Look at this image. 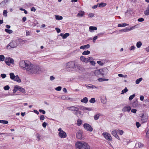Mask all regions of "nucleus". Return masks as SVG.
I'll list each match as a JSON object with an SVG mask.
<instances>
[{
	"label": "nucleus",
	"mask_w": 149,
	"mask_h": 149,
	"mask_svg": "<svg viewBox=\"0 0 149 149\" xmlns=\"http://www.w3.org/2000/svg\"><path fill=\"white\" fill-rule=\"evenodd\" d=\"M100 98L102 103L104 104L107 103V100L106 96L102 95L100 97Z\"/></svg>",
	"instance_id": "14"
},
{
	"label": "nucleus",
	"mask_w": 149,
	"mask_h": 149,
	"mask_svg": "<svg viewBox=\"0 0 149 149\" xmlns=\"http://www.w3.org/2000/svg\"><path fill=\"white\" fill-rule=\"evenodd\" d=\"M36 136L38 139V141H39L40 139V135L39 134L37 133L36 134Z\"/></svg>",
	"instance_id": "53"
},
{
	"label": "nucleus",
	"mask_w": 149,
	"mask_h": 149,
	"mask_svg": "<svg viewBox=\"0 0 149 149\" xmlns=\"http://www.w3.org/2000/svg\"><path fill=\"white\" fill-rule=\"evenodd\" d=\"M5 32L9 34L12 33L13 32L12 30L8 29H5Z\"/></svg>",
	"instance_id": "34"
},
{
	"label": "nucleus",
	"mask_w": 149,
	"mask_h": 149,
	"mask_svg": "<svg viewBox=\"0 0 149 149\" xmlns=\"http://www.w3.org/2000/svg\"><path fill=\"white\" fill-rule=\"evenodd\" d=\"M135 96V95L134 94L133 95L130 96L129 98V100L130 101Z\"/></svg>",
	"instance_id": "47"
},
{
	"label": "nucleus",
	"mask_w": 149,
	"mask_h": 149,
	"mask_svg": "<svg viewBox=\"0 0 149 149\" xmlns=\"http://www.w3.org/2000/svg\"><path fill=\"white\" fill-rule=\"evenodd\" d=\"M89 31L91 32H93L94 30H97V28L95 26H91L89 28Z\"/></svg>",
	"instance_id": "21"
},
{
	"label": "nucleus",
	"mask_w": 149,
	"mask_h": 149,
	"mask_svg": "<svg viewBox=\"0 0 149 149\" xmlns=\"http://www.w3.org/2000/svg\"><path fill=\"white\" fill-rule=\"evenodd\" d=\"M82 121L81 120L79 119L77 122V125L79 126H80L82 124Z\"/></svg>",
	"instance_id": "31"
},
{
	"label": "nucleus",
	"mask_w": 149,
	"mask_h": 149,
	"mask_svg": "<svg viewBox=\"0 0 149 149\" xmlns=\"http://www.w3.org/2000/svg\"><path fill=\"white\" fill-rule=\"evenodd\" d=\"M131 108L129 106H125L122 109V111L123 112H129L131 110Z\"/></svg>",
	"instance_id": "13"
},
{
	"label": "nucleus",
	"mask_w": 149,
	"mask_h": 149,
	"mask_svg": "<svg viewBox=\"0 0 149 149\" xmlns=\"http://www.w3.org/2000/svg\"><path fill=\"white\" fill-rule=\"evenodd\" d=\"M88 18H91L94 16L95 14L94 13H90L88 14Z\"/></svg>",
	"instance_id": "40"
},
{
	"label": "nucleus",
	"mask_w": 149,
	"mask_h": 149,
	"mask_svg": "<svg viewBox=\"0 0 149 149\" xmlns=\"http://www.w3.org/2000/svg\"><path fill=\"white\" fill-rule=\"evenodd\" d=\"M39 111L40 113H42L43 114H45V111L44 110H43L42 109H39Z\"/></svg>",
	"instance_id": "60"
},
{
	"label": "nucleus",
	"mask_w": 149,
	"mask_h": 149,
	"mask_svg": "<svg viewBox=\"0 0 149 149\" xmlns=\"http://www.w3.org/2000/svg\"><path fill=\"white\" fill-rule=\"evenodd\" d=\"M4 59V56L3 55H0V61H3Z\"/></svg>",
	"instance_id": "49"
},
{
	"label": "nucleus",
	"mask_w": 149,
	"mask_h": 149,
	"mask_svg": "<svg viewBox=\"0 0 149 149\" xmlns=\"http://www.w3.org/2000/svg\"><path fill=\"white\" fill-rule=\"evenodd\" d=\"M82 132L81 130H79L76 133V137L78 139H82Z\"/></svg>",
	"instance_id": "12"
},
{
	"label": "nucleus",
	"mask_w": 149,
	"mask_h": 149,
	"mask_svg": "<svg viewBox=\"0 0 149 149\" xmlns=\"http://www.w3.org/2000/svg\"><path fill=\"white\" fill-rule=\"evenodd\" d=\"M97 63L99 65H103V63L102 62L100 61H98L97 62Z\"/></svg>",
	"instance_id": "62"
},
{
	"label": "nucleus",
	"mask_w": 149,
	"mask_h": 149,
	"mask_svg": "<svg viewBox=\"0 0 149 149\" xmlns=\"http://www.w3.org/2000/svg\"><path fill=\"white\" fill-rule=\"evenodd\" d=\"M144 19L143 18H140L138 19V21L139 22H143L144 21Z\"/></svg>",
	"instance_id": "63"
},
{
	"label": "nucleus",
	"mask_w": 149,
	"mask_h": 149,
	"mask_svg": "<svg viewBox=\"0 0 149 149\" xmlns=\"http://www.w3.org/2000/svg\"><path fill=\"white\" fill-rule=\"evenodd\" d=\"M136 48V47L135 46L133 45L131 47H130V50H134Z\"/></svg>",
	"instance_id": "61"
},
{
	"label": "nucleus",
	"mask_w": 149,
	"mask_h": 149,
	"mask_svg": "<svg viewBox=\"0 0 149 149\" xmlns=\"http://www.w3.org/2000/svg\"><path fill=\"white\" fill-rule=\"evenodd\" d=\"M10 87L8 85L5 86L4 88V89L5 91L8 90L10 89Z\"/></svg>",
	"instance_id": "50"
},
{
	"label": "nucleus",
	"mask_w": 149,
	"mask_h": 149,
	"mask_svg": "<svg viewBox=\"0 0 149 149\" xmlns=\"http://www.w3.org/2000/svg\"><path fill=\"white\" fill-rule=\"evenodd\" d=\"M106 5V4L105 3H101L99 4L98 6L102 8L105 6Z\"/></svg>",
	"instance_id": "36"
},
{
	"label": "nucleus",
	"mask_w": 149,
	"mask_h": 149,
	"mask_svg": "<svg viewBox=\"0 0 149 149\" xmlns=\"http://www.w3.org/2000/svg\"><path fill=\"white\" fill-rule=\"evenodd\" d=\"M70 34L68 33H66L63 34V33H61L60 36L62 37L63 39H65L69 36Z\"/></svg>",
	"instance_id": "20"
},
{
	"label": "nucleus",
	"mask_w": 149,
	"mask_h": 149,
	"mask_svg": "<svg viewBox=\"0 0 149 149\" xmlns=\"http://www.w3.org/2000/svg\"><path fill=\"white\" fill-rule=\"evenodd\" d=\"M59 132L58 133L59 136L62 138H65L67 136V134L66 132L62 130L61 128H60L58 130Z\"/></svg>",
	"instance_id": "5"
},
{
	"label": "nucleus",
	"mask_w": 149,
	"mask_h": 149,
	"mask_svg": "<svg viewBox=\"0 0 149 149\" xmlns=\"http://www.w3.org/2000/svg\"><path fill=\"white\" fill-rule=\"evenodd\" d=\"M66 67L70 68L73 71H77L79 70L80 66L75 61H72L68 62L66 64Z\"/></svg>",
	"instance_id": "2"
},
{
	"label": "nucleus",
	"mask_w": 149,
	"mask_h": 149,
	"mask_svg": "<svg viewBox=\"0 0 149 149\" xmlns=\"http://www.w3.org/2000/svg\"><path fill=\"white\" fill-rule=\"evenodd\" d=\"M144 14L146 15H149V8H147L146 10L144 12Z\"/></svg>",
	"instance_id": "44"
},
{
	"label": "nucleus",
	"mask_w": 149,
	"mask_h": 149,
	"mask_svg": "<svg viewBox=\"0 0 149 149\" xmlns=\"http://www.w3.org/2000/svg\"><path fill=\"white\" fill-rule=\"evenodd\" d=\"M81 112L79 111V110L76 111L75 113V114L78 117L80 116L81 115Z\"/></svg>",
	"instance_id": "33"
},
{
	"label": "nucleus",
	"mask_w": 149,
	"mask_h": 149,
	"mask_svg": "<svg viewBox=\"0 0 149 149\" xmlns=\"http://www.w3.org/2000/svg\"><path fill=\"white\" fill-rule=\"evenodd\" d=\"M129 24L126 23H123L121 24H118V27H123L128 26Z\"/></svg>",
	"instance_id": "25"
},
{
	"label": "nucleus",
	"mask_w": 149,
	"mask_h": 149,
	"mask_svg": "<svg viewBox=\"0 0 149 149\" xmlns=\"http://www.w3.org/2000/svg\"><path fill=\"white\" fill-rule=\"evenodd\" d=\"M90 63L91 65L93 66L95 65V62L93 60L92 61H91Z\"/></svg>",
	"instance_id": "64"
},
{
	"label": "nucleus",
	"mask_w": 149,
	"mask_h": 149,
	"mask_svg": "<svg viewBox=\"0 0 149 149\" xmlns=\"http://www.w3.org/2000/svg\"><path fill=\"white\" fill-rule=\"evenodd\" d=\"M90 51L88 50L85 51L83 52L82 54L83 55H87L90 54Z\"/></svg>",
	"instance_id": "32"
},
{
	"label": "nucleus",
	"mask_w": 149,
	"mask_h": 149,
	"mask_svg": "<svg viewBox=\"0 0 149 149\" xmlns=\"http://www.w3.org/2000/svg\"><path fill=\"white\" fill-rule=\"evenodd\" d=\"M47 123L45 122H44L42 124V126L44 128H45L47 125Z\"/></svg>",
	"instance_id": "58"
},
{
	"label": "nucleus",
	"mask_w": 149,
	"mask_h": 149,
	"mask_svg": "<svg viewBox=\"0 0 149 149\" xmlns=\"http://www.w3.org/2000/svg\"><path fill=\"white\" fill-rule=\"evenodd\" d=\"M18 86L16 85L14 87L13 90V93H15L18 90Z\"/></svg>",
	"instance_id": "27"
},
{
	"label": "nucleus",
	"mask_w": 149,
	"mask_h": 149,
	"mask_svg": "<svg viewBox=\"0 0 149 149\" xmlns=\"http://www.w3.org/2000/svg\"><path fill=\"white\" fill-rule=\"evenodd\" d=\"M5 61L6 64L9 66L10 65V64H13L14 63L13 59L9 57H6Z\"/></svg>",
	"instance_id": "8"
},
{
	"label": "nucleus",
	"mask_w": 149,
	"mask_h": 149,
	"mask_svg": "<svg viewBox=\"0 0 149 149\" xmlns=\"http://www.w3.org/2000/svg\"><path fill=\"white\" fill-rule=\"evenodd\" d=\"M88 98L86 97H84L83 99L81 100V101L82 102H83L85 103H86L88 102Z\"/></svg>",
	"instance_id": "24"
},
{
	"label": "nucleus",
	"mask_w": 149,
	"mask_h": 149,
	"mask_svg": "<svg viewBox=\"0 0 149 149\" xmlns=\"http://www.w3.org/2000/svg\"><path fill=\"white\" fill-rule=\"evenodd\" d=\"M19 65L21 68L26 70V72L29 74H38L41 72V69L40 67L27 60L20 61Z\"/></svg>",
	"instance_id": "1"
},
{
	"label": "nucleus",
	"mask_w": 149,
	"mask_h": 149,
	"mask_svg": "<svg viewBox=\"0 0 149 149\" xmlns=\"http://www.w3.org/2000/svg\"><path fill=\"white\" fill-rule=\"evenodd\" d=\"M17 45V43L16 41H13L9 43L7 46L8 49H10L11 48H14L16 47Z\"/></svg>",
	"instance_id": "6"
},
{
	"label": "nucleus",
	"mask_w": 149,
	"mask_h": 149,
	"mask_svg": "<svg viewBox=\"0 0 149 149\" xmlns=\"http://www.w3.org/2000/svg\"><path fill=\"white\" fill-rule=\"evenodd\" d=\"M88 58H86L84 56H82L80 57V60L82 62L88 63Z\"/></svg>",
	"instance_id": "19"
},
{
	"label": "nucleus",
	"mask_w": 149,
	"mask_h": 149,
	"mask_svg": "<svg viewBox=\"0 0 149 149\" xmlns=\"http://www.w3.org/2000/svg\"><path fill=\"white\" fill-rule=\"evenodd\" d=\"M9 75L10 78L12 80L16 81L18 83H20L21 82V80L19 79L18 75L15 76L14 73L13 72L10 73Z\"/></svg>",
	"instance_id": "4"
},
{
	"label": "nucleus",
	"mask_w": 149,
	"mask_h": 149,
	"mask_svg": "<svg viewBox=\"0 0 149 149\" xmlns=\"http://www.w3.org/2000/svg\"><path fill=\"white\" fill-rule=\"evenodd\" d=\"M84 127L87 131L92 132L93 131V129L91 126L89 124L87 123H85L84 124Z\"/></svg>",
	"instance_id": "9"
},
{
	"label": "nucleus",
	"mask_w": 149,
	"mask_h": 149,
	"mask_svg": "<svg viewBox=\"0 0 149 149\" xmlns=\"http://www.w3.org/2000/svg\"><path fill=\"white\" fill-rule=\"evenodd\" d=\"M141 120L143 123H144L148 120V116L145 114H143L141 116Z\"/></svg>",
	"instance_id": "16"
},
{
	"label": "nucleus",
	"mask_w": 149,
	"mask_h": 149,
	"mask_svg": "<svg viewBox=\"0 0 149 149\" xmlns=\"http://www.w3.org/2000/svg\"><path fill=\"white\" fill-rule=\"evenodd\" d=\"M128 28H126L124 29H121L119 31L120 32H125L128 31Z\"/></svg>",
	"instance_id": "37"
},
{
	"label": "nucleus",
	"mask_w": 149,
	"mask_h": 149,
	"mask_svg": "<svg viewBox=\"0 0 149 149\" xmlns=\"http://www.w3.org/2000/svg\"><path fill=\"white\" fill-rule=\"evenodd\" d=\"M40 120H43L45 119V117L43 115H41L40 116Z\"/></svg>",
	"instance_id": "56"
},
{
	"label": "nucleus",
	"mask_w": 149,
	"mask_h": 149,
	"mask_svg": "<svg viewBox=\"0 0 149 149\" xmlns=\"http://www.w3.org/2000/svg\"><path fill=\"white\" fill-rule=\"evenodd\" d=\"M90 102L92 103H94L95 102V100L94 98H91V100H89Z\"/></svg>",
	"instance_id": "46"
},
{
	"label": "nucleus",
	"mask_w": 149,
	"mask_h": 149,
	"mask_svg": "<svg viewBox=\"0 0 149 149\" xmlns=\"http://www.w3.org/2000/svg\"><path fill=\"white\" fill-rule=\"evenodd\" d=\"M108 72V70L106 68L100 69V74L103 75L106 74Z\"/></svg>",
	"instance_id": "10"
},
{
	"label": "nucleus",
	"mask_w": 149,
	"mask_h": 149,
	"mask_svg": "<svg viewBox=\"0 0 149 149\" xmlns=\"http://www.w3.org/2000/svg\"><path fill=\"white\" fill-rule=\"evenodd\" d=\"M85 86L88 89H97L98 88L96 86L94 85L91 84H89L88 85L85 84Z\"/></svg>",
	"instance_id": "11"
},
{
	"label": "nucleus",
	"mask_w": 149,
	"mask_h": 149,
	"mask_svg": "<svg viewBox=\"0 0 149 149\" xmlns=\"http://www.w3.org/2000/svg\"><path fill=\"white\" fill-rule=\"evenodd\" d=\"M137 25H135L134 26H132L131 27H128V31H130L132 30H133L135 28H137Z\"/></svg>",
	"instance_id": "30"
},
{
	"label": "nucleus",
	"mask_w": 149,
	"mask_h": 149,
	"mask_svg": "<svg viewBox=\"0 0 149 149\" xmlns=\"http://www.w3.org/2000/svg\"><path fill=\"white\" fill-rule=\"evenodd\" d=\"M124 132L123 130H117V133L120 135H122L123 134Z\"/></svg>",
	"instance_id": "39"
},
{
	"label": "nucleus",
	"mask_w": 149,
	"mask_h": 149,
	"mask_svg": "<svg viewBox=\"0 0 149 149\" xmlns=\"http://www.w3.org/2000/svg\"><path fill=\"white\" fill-rule=\"evenodd\" d=\"M60 98L63 100L67 99V98L65 95H63L61 97H60Z\"/></svg>",
	"instance_id": "54"
},
{
	"label": "nucleus",
	"mask_w": 149,
	"mask_h": 149,
	"mask_svg": "<svg viewBox=\"0 0 149 149\" xmlns=\"http://www.w3.org/2000/svg\"><path fill=\"white\" fill-rule=\"evenodd\" d=\"M142 43L140 41H139L137 42L136 44V46L137 48H140L142 45Z\"/></svg>",
	"instance_id": "38"
},
{
	"label": "nucleus",
	"mask_w": 149,
	"mask_h": 149,
	"mask_svg": "<svg viewBox=\"0 0 149 149\" xmlns=\"http://www.w3.org/2000/svg\"><path fill=\"white\" fill-rule=\"evenodd\" d=\"M84 13H85L84 11H80L77 14V17H82Z\"/></svg>",
	"instance_id": "18"
},
{
	"label": "nucleus",
	"mask_w": 149,
	"mask_h": 149,
	"mask_svg": "<svg viewBox=\"0 0 149 149\" xmlns=\"http://www.w3.org/2000/svg\"><path fill=\"white\" fill-rule=\"evenodd\" d=\"M90 47V45L89 44H87L81 46L80 48V49H85V48L88 49Z\"/></svg>",
	"instance_id": "22"
},
{
	"label": "nucleus",
	"mask_w": 149,
	"mask_h": 149,
	"mask_svg": "<svg viewBox=\"0 0 149 149\" xmlns=\"http://www.w3.org/2000/svg\"><path fill=\"white\" fill-rule=\"evenodd\" d=\"M56 19V20H62L63 18L61 16H59L58 15H55Z\"/></svg>",
	"instance_id": "29"
},
{
	"label": "nucleus",
	"mask_w": 149,
	"mask_h": 149,
	"mask_svg": "<svg viewBox=\"0 0 149 149\" xmlns=\"http://www.w3.org/2000/svg\"><path fill=\"white\" fill-rule=\"evenodd\" d=\"M112 134L118 140H120L119 137L117 134V130H115L111 132Z\"/></svg>",
	"instance_id": "17"
},
{
	"label": "nucleus",
	"mask_w": 149,
	"mask_h": 149,
	"mask_svg": "<svg viewBox=\"0 0 149 149\" xmlns=\"http://www.w3.org/2000/svg\"><path fill=\"white\" fill-rule=\"evenodd\" d=\"M82 108L84 109H85V110L91 111V109L90 108H86L85 107H82Z\"/></svg>",
	"instance_id": "55"
},
{
	"label": "nucleus",
	"mask_w": 149,
	"mask_h": 149,
	"mask_svg": "<svg viewBox=\"0 0 149 149\" xmlns=\"http://www.w3.org/2000/svg\"><path fill=\"white\" fill-rule=\"evenodd\" d=\"M146 137L148 138H149V129L146 132Z\"/></svg>",
	"instance_id": "57"
},
{
	"label": "nucleus",
	"mask_w": 149,
	"mask_h": 149,
	"mask_svg": "<svg viewBox=\"0 0 149 149\" xmlns=\"http://www.w3.org/2000/svg\"><path fill=\"white\" fill-rule=\"evenodd\" d=\"M67 109L70 111H76L79 110V108L74 106L68 107H67Z\"/></svg>",
	"instance_id": "15"
},
{
	"label": "nucleus",
	"mask_w": 149,
	"mask_h": 149,
	"mask_svg": "<svg viewBox=\"0 0 149 149\" xmlns=\"http://www.w3.org/2000/svg\"><path fill=\"white\" fill-rule=\"evenodd\" d=\"M1 77L2 78H5L6 77V74H1Z\"/></svg>",
	"instance_id": "59"
},
{
	"label": "nucleus",
	"mask_w": 149,
	"mask_h": 149,
	"mask_svg": "<svg viewBox=\"0 0 149 149\" xmlns=\"http://www.w3.org/2000/svg\"><path fill=\"white\" fill-rule=\"evenodd\" d=\"M101 114L100 113H98L95 114L94 116V119L95 120H97L99 118V117L100 116Z\"/></svg>",
	"instance_id": "26"
},
{
	"label": "nucleus",
	"mask_w": 149,
	"mask_h": 149,
	"mask_svg": "<svg viewBox=\"0 0 149 149\" xmlns=\"http://www.w3.org/2000/svg\"><path fill=\"white\" fill-rule=\"evenodd\" d=\"M143 146V145L141 143L138 142L135 144V147L136 148H141Z\"/></svg>",
	"instance_id": "23"
},
{
	"label": "nucleus",
	"mask_w": 149,
	"mask_h": 149,
	"mask_svg": "<svg viewBox=\"0 0 149 149\" xmlns=\"http://www.w3.org/2000/svg\"><path fill=\"white\" fill-rule=\"evenodd\" d=\"M18 90L20 91L23 93H24L25 92V89L22 88L21 87L18 86Z\"/></svg>",
	"instance_id": "28"
},
{
	"label": "nucleus",
	"mask_w": 149,
	"mask_h": 149,
	"mask_svg": "<svg viewBox=\"0 0 149 149\" xmlns=\"http://www.w3.org/2000/svg\"><path fill=\"white\" fill-rule=\"evenodd\" d=\"M128 91V89H127V88L126 87H125L124 89L122 91L121 93V94H123L125 93H126Z\"/></svg>",
	"instance_id": "41"
},
{
	"label": "nucleus",
	"mask_w": 149,
	"mask_h": 149,
	"mask_svg": "<svg viewBox=\"0 0 149 149\" xmlns=\"http://www.w3.org/2000/svg\"><path fill=\"white\" fill-rule=\"evenodd\" d=\"M109 80L108 79H104V78H99L98 79V80L100 82H102L104 81H107Z\"/></svg>",
	"instance_id": "42"
},
{
	"label": "nucleus",
	"mask_w": 149,
	"mask_h": 149,
	"mask_svg": "<svg viewBox=\"0 0 149 149\" xmlns=\"http://www.w3.org/2000/svg\"><path fill=\"white\" fill-rule=\"evenodd\" d=\"M88 62H90V63L91 61H92L93 60V58L91 57H90L88 58Z\"/></svg>",
	"instance_id": "51"
},
{
	"label": "nucleus",
	"mask_w": 149,
	"mask_h": 149,
	"mask_svg": "<svg viewBox=\"0 0 149 149\" xmlns=\"http://www.w3.org/2000/svg\"><path fill=\"white\" fill-rule=\"evenodd\" d=\"M94 73L95 75L97 76L99 74H100V69L99 70H95Z\"/></svg>",
	"instance_id": "43"
},
{
	"label": "nucleus",
	"mask_w": 149,
	"mask_h": 149,
	"mask_svg": "<svg viewBox=\"0 0 149 149\" xmlns=\"http://www.w3.org/2000/svg\"><path fill=\"white\" fill-rule=\"evenodd\" d=\"M0 123L5 124H7L8 123V122L7 120H0Z\"/></svg>",
	"instance_id": "48"
},
{
	"label": "nucleus",
	"mask_w": 149,
	"mask_h": 149,
	"mask_svg": "<svg viewBox=\"0 0 149 149\" xmlns=\"http://www.w3.org/2000/svg\"><path fill=\"white\" fill-rule=\"evenodd\" d=\"M8 12L7 10H4L3 12V15L5 17H7V16Z\"/></svg>",
	"instance_id": "45"
},
{
	"label": "nucleus",
	"mask_w": 149,
	"mask_h": 149,
	"mask_svg": "<svg viewBox=\"0 0 149 149\" xmlns=\"http://www.w3.org/2000/svg\"><path fill=\"white\" fill-rule=\"evenodd\" d=\"M62 88L61 86H58L57 87L55 88V89L58 91H59L61 90Z\"/></svg>",
	"instance_id": "52"
},
{
	"label": "nucleus",
	"mask_w": 149,
	"mask_h": 149,
	"mask_svg": "<svg viewBox=\"0 0 149 149\" xmlns=\"http://www.w3.org/2000/svg\"><path fill=\"white\" fill-rule=\"evenodd\" d=\"M76 149H90L89 146L84 141H78L75 144Z\"/></svg>",
	"instance_id": "3"
},
{
	"label": "nucleus",
	"mask_w": 149,
	"mask_h": 149,
	"mask_svg": "<svg viewBox=\"0 0 149 149\" xmlns=\"http://www.w3.org/2000/svg\"><path fill=\"white\" fill-rule=\"evenodd\" d=\"M102 135L106 140L109 141H111L112 140V138L109 133L106 132H104Z\"/></svg>",
	"instance_id": "7"
},
{
	"label": "nucleus",
	"mask_w": 149,
	"mask_h": 149,
	"mask_svg": "<svg viewBox=\"0 0 149 149\" xmlns=\"http://www.w3.org/2000/svg\"><path fill=\"white\" fill-rule=\"evenodd\" d=\"M142 79H143L142 78H140L137 79L136 81V83L137 84H138L142 80Z\"/></svg>",
	"instance_id": "35"
}]
</instances>
